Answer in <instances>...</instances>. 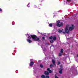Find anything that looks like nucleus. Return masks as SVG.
<instances>
[{
  "instance_id": "28",
  "label": "nucleus",
  "mask_w": 78,
  "mask_h": 78,
  "mask_svg": "<svg viewBox=\"0 0 78 78\" xmlns=\"http://www.w3.org/2000/svg\"><path fill=\"white\" fill-rule=\"evenodd\" d=\"M2 11V9L0 8V11Z\"/></svg>"
},
{
  "instance_id": "21",
  "label": "nucleus",
  "mask_w": 78,
  "mask_h": 78,
  "mask_svg": "<svg viewBox=\"0 0 78 78\" xmlns=\"http://www.w3.org/2000/svg\"><path fill=\"white\" fill-rule=\"evenodd\" d=\"M61 64V62H58V65H59Z\"/></svg>"
},
{
  "instance_id": "34",
  "label": "nucleus",
  "mask_w": 78,
  "mask_h": 78,
  "mask_svg": "<svg viewBox=\"0 0 78 78\" xmlns=\"http://www.w3.org/2000/svg\"><path fill=\"white\" fill-rule=\"evenodd\" d=\"M77 57H78V55H77Z\"/></svg>"
},
{
  "instance_id": "12",
  "label": "nucleus",
  "mask_w": 78,
  "mask_h": 78,
  "mask_svg": "<svg viewBox=\"0 0 78 78\" xmlns=\"http://www.w3.org/2000/svg\"><path fill=\"white\" fill-rule=\"evenodd\" d=\"M27 42H28L29 43H31V42H32V41L30 39H27Z\"/></svg>"
},
{
  "instance_id": "33",
  "label": "nucleus",
  "mask_w": 78,
  "mask_h": 78,
  "mask_svg": "<svg viewBox=\"0 0 78 78\" xmlns=\"http://www.w3.org/2000/svg\"><path fill=\"white\" fill-rule=\"evenodd\" d=\"M38 33H40V32H39V31H38Z\"/></svg>"
},
{
  "instance_id": "11",
  "label": "nucleus",
  "mask_w": 78,
  "mask_h": 78,
  "mask_svg": "<svg viewBox=\"0 0 78 78\" xmlns=\"http://www.w3.org/2000/svg\"><path fill=\"white\" fill-rule=\"evenodd\" d=\"M42 6V5L41 4H40L38 5V7H37V8L39 9H41V7Z\"/></svg>"
},
{
  "instance_id": "26",
  "label": "nucleus",
  "mask_w": 78,
  "mask_h": 78,
  "mask_svg": "<svg viewBox=\"0 0 78 78\" xmlns=\"http://www.w3.org/2000/svg\"><path fill=\"white\" fill-rule=\"evenodd\" d=\"M42 39H43V40H44V39H45V38L44 37H42Z\"/></svg>"
},
{
  "instance_id": "7",
  "label": "nucleus",
  "mask_w": 78,
  "mask_h": 78,
  "mask_svg": "<svg viewBox=\"0 0 78 78\" xmlns=\"http://www.w3.org/2000/svg\"><path fill=\"white\" fill-rule=\"evenodd\" d=\"M47 70L48 71L49 73H51L52 72V71L50 70V69L48 68L47 69Z\"/></svg>"
},
{
  "instance_id": "17",
  "label": "nucleus",
  "mask_w": 78,
  "mask_h": 78,
  "mask_svg": "<svg viewBox=\"0 0 78 78\" xmlns=\"http://www.w3.org/2000/svg\"><path fill=\"white\" fill-rule=\"evenodd\" d=\"M62 56V54L61 53H59L58 54V56Z\"/></svg>"
},
{
  "instance_id": "31",
  "label": "nucleus",
  "mask_w": 78,
  "mask_h": 78,
  "mask_svg": "<svg viewBox=\"0 0 78 78\" xmlns=\"http://www.w3.org/2000/svg\"><path fill=\"white\" fill-rule=\"evenodd\" d=\"M33 60V59H30V61H31Z\"/></svg>"
},
{
  "instance_id": "3",
  "label": "nucleus",
  "mask_w": 78,
  "mask_h": 78,
  "mask_svg": "<svg viewBox=\"0 0 78 78\" xmlns=\"http://www.w3.org/2000/svg\"><path fill=\"white\" fill-rule=\"evenodd\" d=\"M74 28H75V26L74 25H72L71 27H70L69 28V31H72L73 30V29H74Z\"/></svg>"
},
{
  "instance_id": "14",
  "label": "nucleus",
  "mask_w": 78,
  "mask_h": 78,
  "mask_svg": "<svg viewBox=\"0 0 78 78\" xmlns=\"http://www.w3.org/2000/svg\"><path fill=\"white\" fill-rule=\"evenodd\" d=\"M49 25L50 27H53V24L52 23L49 24Z\"/></svg>"
},
{
  "instance_id": "9",
  "label": "nucleus",
  "mask_w": 78,
  "mask_h": 78,
  "mask_svg": "<svg viewBox=\"0 0 78 78\" xmlns=\"http://www.w3.org/2000/svg\"><path fill=\"white\" fill-rule=\"evenodd\" d=\"M52 61L53 65H55L56 64V63H55V61L54 60L52 59Z\"/></svg>"
},
{
  "instance_id": "18",
  "label": "nucleus",
  "mask_w": 78,
  "mask_h": 78,
  "mask_svg": "<svg viewBox=\"0 0 78 78\" xmlns=\"http://www.w3.org/2000/svg\"><path fill=\"white\" fill-rule=\"evenodd\" d=\"M40 67H41V68H43V67H44V66H43V65H42V64H41L40 65Z\"/></svg>"
},
{
  "instance_id": "8",
  "label": "nucleus",
  "mask_w": 78,
  "mask_h": 78,
  "mask_svg": "<svg viewBox=\"0 0 78 78\" xmlns=\"http://www.w3.org/2000/svg\"><path fill=\"white\" fill-rule=\"evenodd\" d=\"M59 70L60 71H59V73L60 74H62V69L61 68H60L59 69Z\"/></svg>"
},
{
  "instance_id": "4",
  "label": "nucleus",
  "mask_w": 78,
  "mask_h": 78,
  "mask_svg": "<svg viewBox=\"0 0 78 78\" xmlns=\"http://www.w3.org/2000/svg\"><path fill=\"white\" fill-rule=\"evenodd\" d=\"M65 31L66 33H67V34H69L70 33L69 32V30H68L67 26H66V27Z\"/></svg>"
},
{
  "instance_id": "35",
  "label": "nucleus",
  "mask_w": 78,
  "mask_h": 78,
  "mask_svg": "<svg viewBox=\"0 0 78 78\" xmlns=\"http://www.w3.org/2000/svg\"><path fill=\"white\" fill-rule=\"evenodd\" d=\"M62 30H63V29H62Z\"/></svg>"
},
{
  "instance_id": "6",
  "label": "nucleus",
  "mask_w": 78,
  "mask_h": 78,
  "mask_svg": "<svg viewBox=\"0 0 78 78\" xmlns=\"http://www.w3.org/2000/svg\"><path fill=\"white\" fill-rule=\"evenodd\" d=\"M44 74L46 76H47L49 75V73L47 71H44Z\"/></svg>"
},
{
  "instance_id": "16",
  "label": "nucleus",
  "mask_w": 78,
  "mask_h": 78,
  "mask_svg": "<svg viewBox=\"0 0 78 78\" xmlns=\"http://www.w3.org/2000/svg\"><path fill=\"white\" fill-rule=\"evenodd\" d=\"M53 40H51L50 41V42L51 43H53V42H54V41H53Z\"/></svg>"
},
{
  "instance_id": "2",
  "label": "nucleus",
  "mask_w": 78,
  "mask_h": 78,
  "mask_svg": "<svg viewBox=\"0 0 78 78\" xmlns=\"http://www.w3.org/2000/svg\"><path fill=\"white\" fill-rule=\"evenodd\" d=\"M60 23V21L58 20L57 23V27H62L63 25V23Z\"/></svg>"
},
{
  "instance_id": "5",
  "label": "nucleus",
  "mask_w": 78,
  "mask_h": 78,
  "mask_svg": "<svg viewBox=\"0 0 78 78\" xmlns=\"http://www.w3.org/2000/svg\"><path fill=\"white\" fill-rule=\"evenodd\" d=\"M34 64V62H30L29 64V66L30 67H32V66H33Z\"/></svg>"
},
{
  "instance_id": "30",
  "label": "nucleus",
  "mask_w": 78,
  "mask_h": 78,
  "mask_svg": "<svg viewBox=\"0 0 78 78\" xmlns=\"http://www.w3.org/2000/svg\"><path fill=\"white\" fill-rule=\"evenodd\" d=\"M67 2H69V1H70V0H67Z\"/></svg>"
},
{
  "instance_id": "19",
  "label": "nucleus",
  "mask_w": 78,
  "mask_h": 78,
  "mask_svg": "<svg viewBox=\"0 0 78 78\" xmlns=\"http://www.w3.org/2000/svg\"><path fill=\"white\" fill-rule=\"evenodd\" d=\"M61 53H63V49H61Z\"/></svg>"
},
{
  "instance_id": "27",
  "label": "nucleus",
  "mask_w": 78,
  "mask_h": 78,
  "mask_svg": "<svg viewBox=\"0 0 78 78\" xmlns=\"http://www.w3.org/2000/svg\"><path fill=\"white\" fill-rule=\"evenodd\" d=\"M34 8H37V6L36 5H34Z\"/></svg>"
},
{
  "instance_id": "29",
  "label": "nucleus",
  "mask_w": 78,
  "mask_h": 78,
  "mask_svg": "<svg viewBox=\"0 0 78 78\" xmlns=\"http://www.w3.org/2000/svg\"><path fill=\"white\" fill-rule=\"evenodd\" d=\"M62 67V65H61L60 66V67Z\"/></svg>"
},
{
  "instance_id": "22",
  "label": "nucleus",
  "mask_w": 78,
  "mask_h": 78,
  "mask_svg": "<svg viewBox=\"0 0 78 78\" xmlns=\"http://www.w3.org/2000/svg\"><path fill=\"white\" fill-rule=\"evenodd\" d=\"M53 67V64H51L50 65V67L51 68V67Z\"/></svg>"
},
{
  "instance_id": "25",
  "label": "nucleus",
  "mask_w": 78,
  "mask_h": 78,
  "mask_svg": "<svg viewBox=\"0 0 78 78\" xmlns=\"http://www.w3.org/2000/svg\"><path fill=\"white\" fill-rule=\"evenodd\" d=\"M55 78H59L57 76H56V75H55Z\"/></svg>"
},
{
  "instance_id": "1",
  "label": "nucleus",
  "mask_w": 78,
  "mask_h": 78,
  "mask_svg": "<svg viewBox=\"0 0 78 78\" xmlns=\"http://www.w3.org/2000/svg\"><path fill=\"white\" fill-rule=\"evenodd\" d=\"M30 37H30V36H29V39H31V38H32L34 41H40V39L39 38L37 37V36L35 35H31Z\"/></svg>"
},
{
  "instance_id": "24",
  "label": "nucleus",
  "mask_w": 78,
  "mask_h": 78,
  "mask_svg": "<svg viewBox=\"0 0 78 78\" xmlns=\"http://www.w3.org/2000/svg\"><path fill=\"white\" fill-rule=\"evenodd\" d=\"M46 78H50V76H47L46 77Z\"/></svg>"
},
{
  "instance_id": "23",
  "label": "nucleus",
  "mask_w": 78,
  "mask_h": 78,
  "mask_svg": "<svg viewBox=\"0 0 78 78\" xmlns=\"http://www.w3.org/2000/svg\"><path fill=\"white\" fill-rule=\"evenodd\" d=\"M30 4V3H28V4L27 5V7H29V8H30V5H29V4Z\"/></svg>"
},
{
  "instance_id": "13",
  "label": "nucleus",
  "mask_w": 78,
  "mask_h": 78,
  "mask_svg": "<svg viewBox=\"0 0 78 78\" xmlns=\"http://www.w3.org/2000/svg\"><path fill=\"white\" fill-rule=\"evenodd\" d=\"M58 33H62V30H60V29H59V30L58 31Z\"/></svg>"
},
{
  "instance_id": "32",
  "label": "nucleus",
  "mask_w": 78,
  "mask_h": 78,
  "mask_svg": "<svg viewBox=\"0 0 78 78\" xmlns=\"http://www.w3.org/2000/svg\"><path fill=\"white\" fill-rule=\"evenodd\" d=\"M63 33H64V34H65V33H66V32H63Z\"/></svg>"
},
{
  "instance_id": "10",
  "label": "nucleus",
  "mask_w": 78,
  "mask_h": 78,
  "mask_svg": "<svg viewBox=\"0 0 78 78\" xmlns=\"http://www.w3.org/2000/svg\"><path fill=\"white\" fill-rule=\"evenodd\" d=\"M52 39H53V40L54 41H56V36H54L53 37Z\"/></svg>"
},
{
  "instance_id": "15",
  "label": "nucleus",
  "mask_w": 78,
  "mask_h": 78,
  "mask_svg": "<svg viewBox=\"0 0 78 78\" xmlns=\"http://www.w3.org/2000/svg\"><path fill=\"white\" fill-rule=\"evenodd\" d=\"M42 78H45V76L44 75H42L41 76Z\"/></svg>"
},
{
  "instance_id": "20",
  "label": "nucleus",
  "mask_w": 78,
  "mask_h": 78,
  "mask_svg": "<svg viewBox=\"0 0 78 78\" xmlns=\"http://www.w3.org/2000/svg\"><path fill=\"white\" fill-rule=\"evenodd\" d=\"M49 39H53V37L52 36H51L50 37H49Z\"/></svg>"
}]
</instances>
